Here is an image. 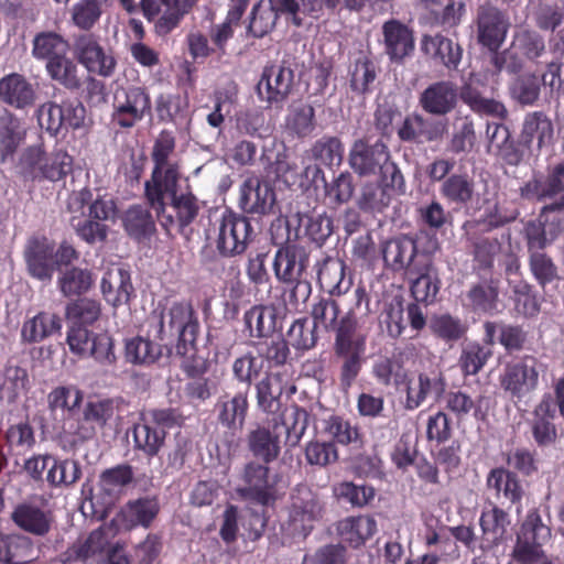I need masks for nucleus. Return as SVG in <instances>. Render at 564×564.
<instances>
[{
  "instance_id": "1",
  "label": "nucleus",
  "mask_w": 564,
  "mask_h": 564,
  "mask_svg": "<svg viewBox=\"0 0 564 564\" xmlns=\"http://www.w3.org/2000/svg\"><path fill=\"white\" fill-rule=\"evenodd\" d=\"M174 143L172 132L160 133L153 149L155 167L152 180L145 184L147 197L167 231L174 226L173 213H176V170L167 161L173 153Z\"/></svg>"
},
{
  "instance_id": "2",
  "label": "nucleus",
  "mask_w": 564,
  "mask_h": 564,
  "mask_svg": "<svg viewBox=\"0 0 564 564\" xmlns=\"http://www.w3.org/2000/svg\"><path fill=\"white\" fill-rule=\"evenodd\" d=\"M199 323L195 316L194 304H188V316L178 332L180 367L189 378L184 387V395L191 404L198 405L212 397L210 380L205 377L208 359L199 354L196 340Z\"/></svg>"
},
{
  "instance_id": "3",
  "label": "nucleus",
  "mask_w": 564,
  "mask_h": 564,
  "mask_svg": "<svg viewBox=\"0 0 564 564\" xmlns=\"http://www.w3.org/2000/svg\"><path fill=\"white\" fill-rule=\"evenodd\" d=\"M348 163L361 177L377 175L384 182L389 181L391 186L402 183L401 169L393 161L383 139L372 141L368 135L356 139L349 150Z\"/></svg>"
},
{
  "instance_id": "4",
  "label": "nucleus",
  "mask_w": 564,
  "mask_h": 564,
  "mask_svg": "<svg viewBox=\"0 0 564 564\" xmlns=\"http://www.w3.org/2000/svg\"><path fill=\"white\" fill-rule=\"evenodd\" d=\"M332 362L338 367L339 383L348 389L359 377L365 364L366 336L357 334L354 321L344 319L334 337Z\"/></svg>"
},
{
  "instance_id": "5",
  "label": "nucleus",
  "mask_w": 564,
  "mask_h": 564,
  "mask_svg": "<svg viewBox=\"0 0 564 564\" xmlns=\"http://www.w3.org/2000/svg\"><path fill=\"white\" fill-rule=\"evenodd\" d=\"M324 507L316 492L306 485H297L291 494L288 519L282 530L291 538H307L323 517Z\"/></svg>"
},
{
  "instance_id": "6",
  "label": "nucleus",
  "mask_w": 564,
  "mask_h": 564,
  "mask_svg": "<svg viewBox=\"0 0 564 564\" xmlns=\"http://www.w3.org/2000/svg\"><path fill=\"white\" fill-rule=\"evenodd\" d=\"M237 495L260 506H272L279 499L278 475H271L269 464L260 460L246 463L239 474Z\"/></svg>"
},
{
  "instance_id": "7",
  "label": "nucleus",
  "mask_w": 564,
  "mask_h": 564,
  "mask_svg": "<svg viewBox=\"0 0 564 564\" xmlns=\"http://www.w3.org/2000/svg\"><path fill=\"white\" fill-rule=\"evenodd\" d=\"M551 539V529L543 523L538 510L528 512L517 536L512 557L518 564H553L546 558L542 546Z\"/></svg>"
},
{
  "instance_id": "8",
  "label": "nucleus",
  "mask_w": 564,
  "mask_h": 564,
  "mask_svg": "<svg viewBox=\"0 0 564 564\" xmlns=\"http://www.w3.org/2000/svg\"><path fill=\"white\" fill-rule=\"evenodd\" d=\"M217 230L216 249L223 257L245 253L256 236L250 219L231 209L223 213Z\"/></svg>"
},
{
  "instance_id": "9",
  "label": "nucleus",
  "mask_w": 564,
  "mask_h": 564,
  "mask_svg": "<svg viewBox=\"0 0 564 564\" xmlns=\"http://www.w3.org/2000/svg\"><path fill=\"white\" fill-rule=\"evenodd\" d=\"M477 43L488 51H498L511 26L508 13L486 2L479 4L473 21Z\"/></svg>"
},
{
  "instance_id": "10",
  "label": "nucleus",
  "mask_w": 564,
  "mask_h": 564,
  "mask_svg": "<svg viewBox=\"0 0 564 564\" xmlns=\"http://www.w3.org/2000/svg\"><path fill=\"white\" fill-rule=\"evenodd\" d=\"M381 253L387 269L404 275L432 258L425 251H421L417 239L409 235H399L384 241L381 245Z\"/></svg>"
},
{
  "instance_id": "11",
  "label": "nucleus",
  "mask_w": 564,
  "mask_h": 564,
  "mask_svg": "<svg viewBox=\"0 0 564 564\" xmlns=\"http://www.w3.org/2000/svg\"><path fill=\"white\" fill-rule=\"evenodd\" d=\"M355 304L350 307L341 318L339 317L340 306L332 297H321L316 303L313 304L311 315L313 317V324L317 328L322 326L325 330H333L335 336L338 334L339 327L344 319L347 317L354 321L355 329H358V318L356 311L360 310V306L365 304V313L370 312V297L364 285H358L354 291Z\"/></svg>"
},
{
  "instance_id": "12",
  "label": "nucleus",
  "mask_w": 564,
  "mask_h": 564,
  "mask_svg": "<svg viewBox=\"0 0 564 564\" xmlns=\"http://www.w3.org/2000/svg\"><path fill=\"white\" fill-rule=\"evenodd\" d=\"M112 122L123 129L132 128L151 110V100L141 87H119L113 95Z\"/></svg>"
},
{
  "instance_id": "13",
  "label": "nucleus",
  "mask_w": 564,
  "mask_h": 564,
  "mask_svg": "<svg viewBox=\"0 0 564 564\" xmlns=\"http://www.w3.org/2000/svg\"><path fill=\"white\" fill-rule=\"evenodd\" d=\"M539 360L530 355L507 364L500 376L501 388L518 399L533 392L539 384Z\"/></svg>"
},
{
  "instance_id": "14",
  "label": "nucleus",
  "mask_w": 564,
  "mask_h": 564,
  "mask_svg": "<svg viewBox=\"0 0 564 564\" xmlns=\"http://www.w3.org/2000/svg\"><path fill=\"white\" fill-rule=\"evenodd\" d=\"M134 479V470L128 464H120L111 468L105 469L98 481L97 492L93 494L89 488L90 500L99 503L104 509L112 507L123 495Z\"/></svg>"
},
{
  "instance_id": "15",
  "label": "nucleus",
  "mask_w": 564,
  "mask_h": 564,
  "mask_svg": "<svg viewBox=\"0 0 564 564\" xmlns=\"http://www.w3.org/2000/svg\"><path fill=\"white\" fill-rule=\"evenodd\" d=\"M446 132L445 120H430L419 112L406 115L397 129L399 140L411 144L441 141Z\"/></svg>"
},
{
  "instance_id": "16",
  "label": "nucleus",
  "mask_w": 564,
  "mask_h": 564,
  "mask_svg": "<svg viewBox=\"0 0 564 564\" xmlns=\"http://www.w3.org/2000/svg\"><path fill=\"white\" fill-rule=\"evenodd\" d=\"M294 70L285 65L271 64L264 67L257 86L259 95L269 105L283 102L292 91Z\"/></svg>"
},
{
  "instance_id": "17",
  "label": "nucleus",
  "mask_w": 564,
  "mask_h": 564,
  "mask_svg": "<svg viewBox=\"0 0 564 564\" xmlns=\"http://www.w3.org/2000/svg\"><path fill=\"white\" fill-rule=\"evenodd\" d=\"M74 54L88 72L108 77L116 67L113 56L107 53L93 34H82L74 41Z\"/></svg>"
},
{
  "instance_id": "18",
  "label": "nucleus",
  "mask_w": 564,
  "mask_h": 564,
  "mask_svg": "<svg viewBox=\"0 0 564 564\" xmlns=\"http://www.w3.org/2000/svg\"><path fill=\"white\" fill-rule=\"evenodd\" d=\"M315 269L317 282L321 289L330 296H341L352 286L351 276H346V263L339 258H335L318 251Z\"/></svg>"
},
{
  "instance_id": "19",
  "label": "nucleus",
  "mask_w": 564,
  "mask_h": 564,
  "mask_svg": "<svg viewBox=\"0 0 564 564\" xmlns=\"http://www.w3.org/2000/svg\"><path fill=\"white\" fill-rule=\"evenodd\" d=\"M312 251L297 243L280 247L274 256L272 268L278 281H294L303 278L310 267Z\"/></svg>"
},
{
  "instance_id": "20",
  "label": "nucleus",
  "mask_w": 564,
  "mask_h": 564,
  "mask_svg": "<svg viewBox=\"0 0 564 564\" xmlns=\"http://www.w3.org/2000/svg\"><path fill=\"white\" fill-rule=\"evenodd\" d=\"M383 50L389 61L403 64L415 48L413 30L397 19H390L382 24Z\"/></svg>"
},
{
  "instance_id": "21",
  "label": "nucleus",
  "mask_w": 564,
  "mask_h": 564,
  "mask_svg": "<svg viewBox=\"0 0 564 564\" xmlns=\"http://www.w3.org/2000/svg\"><path fill=\"white\" fill-rule=\"evenodd\" d=\"M556 416L552 394L544 393L532 411V419L529 422L532 438L539 447H547L556 443L558 438Z\"/></svg>"
},
{
  "instance_id": "22",
  "label": "nucleus",
  "mask_w": 564,
  "mask_h": 564,
  "mask_svg": "<svg viewBox=\"0 0 564 564\" xmlns=\"http://www.w3.org/2000/svg\"><path fill=\"white\" fill-rule=\"evenodd\" d=\"M458 88L451 80H440L429 85L419 97V105L429 115L444 117L457 106Z\"/></svg>"
},
{
  "instance_id": "23",
  "label": "nucleus",
  "mask_w": 564,
  "mask_h": 564,
  "mask_svg": "<svg viewBox=\"0 0 564 564\" xmlns=\"http://www.w3.org/2000/svg\"><path fill=\"white\" fill-rule=\"evenodd\" d=\"M275 193L269 182L259 177L246 180L240 189L239 207L246 214L267 215L272 213Z\"/></svg>"
},
{
  "instance_id": "24",
  "label": "nucleus",
  "mask_w": 564,
  "mask_h": 564,
  "mask_svg": "<svg viewBox=\"0 0 564 564\" xmlns=\"http://www.w3.org/2000/svg\"><path fill=\"white\" fill-rule=\"evenodd\" d=\"M24 257L28 271L33 278L51 281L55 270L54 245L47 238L30 239Z\"/></svg>"
},
{
  "instance_id": "25",
  "label": "nucleus",
  "mask_w": 564,
  "mask_h": 564,
  "mask_svg": "<svg viewBox=\"0 0 564 564\" xmlns=\"http://www.w3.org/2000/svg\"><path fill=\"white\" fill-rule=\"evenodd\" d=\"M405 276L411 279L410 292L415 302L430 305L436 301L442 282L432 258Z\"/></svg>"
},
{
  "instance_id": "26",
  "label": "nucleus",
  "mask_w": 564,
  "mask_h": 564,
  "mask_svg": "<svg viewBox=\"0 0 564 564\" xmlns=\"http://www.w3.org/2000/svg\"><path fill=\"white\" fill-rule=\"evenodd\" d=\"M486 488L496 498L503 497L511 506L521 505L524 488L519 476L506 467L491 468L486 476Z\"/></svg>"
},
{
  "instance_id": "27",
  "label": "nucleus",
  "mask_w": 564,
  "mask_h": 564,
  "mask_svg": "<svg viewBox=\"0 0 564 564\" xmlns=\"http://www.w3.org/2000/svg\"><path fill=\"white\" fill-rule=\"evenodd\" d=\"M406 189L404 176L402 183L394 186L390 182H384L378 177L377 182H367L361 187L358 197V207L364 212L380 213L387 208L391 202V194L403 195Z\"/></svg>"
},
{
  "instance_id": "28",
  "label": "nucleus",
  "mask_w": 564,
  "mask_h": 564,
  "mask_svg": "<svg viewBox=\"0 0 564 564\" xmlns=\"http://www.w3.org/2000/svg\"><path fill=\"white\" fill-rule=\"evenodd\" d=\"M36 91L32 83L18 73L0 79V101L14 108L26 109L34 105Z\"/></svg>"
},
{
  "instance_id": "29",
  "label": "nucleus",
  "mask_w": 564,
  "mask_h": 564,
  "mask_svg": "<svg viewBox=\"0 0 564 564\" xmlns=\"http://www.w3.org/2000/svg\"><path fill=\"white\" fill-rule=\"evenodd\" d=\"M511 520L508 511L498 505L490 502L484 508L479 518V525L482 532V547L492 549L506 540L508 527Z\"/></svg>"
},
{
  "instance_id": "30",
  "label": "nucleus",
  "mask_w": 564,
  "mask_h": 564,
  "mask_svg": "<svg viewBox=\"0 0 564 564\" xmlns=\"http://www.w3.org/2000/svg\"><path fill=\"white\" fill-rule=\"evenodd\" d=\"M422 52L448 70H457L463 57V48L452 39L442 34L423 35L421 40Z\"/></svg>"
},
{
  "instance_id": "31",
  "label": "nucleus",
  "mask_w": 564,
  "mask_h": 564,
  "mask_svg": "<svg viewBox=\"0 0 564 564\" xmlns=\"http://www.w3.org/2000/svg\"><path fill=\"white\" fill-rule=\"evenodd\" d=\"M404 383H406L405 409L411 411L421 406L429 395L440 399L446 389V380L442 373L431 376L420 372L415 383L406 380Z\"/></svg>"
},
{
  "instance_id": "32",
  "label": "nucleus",
  "mask_w": 564,
  "mask_h": 564,
  "mask_svg": "<svg viewBox=\"0 0 564 564\" xmlns=\"http://www.w3.org/2000/svg\"><path fill=\"white\" fill-rule=\"evenodd\" d=\"M553 134V122L544 111H531L524 116L520 132V143L527 150H531L534 140L536 141L538 149L541 150L551 142Z\"/></svg>"
},
{
  "instance_id": "33",
  "label": "nucleus",
  "mask_w": 564,
  "mask_h": 564,
  "mask_svg": "<svg viewBox=\"0 0 564 564\" xmlns=\"http://www.w3.org/2000/svg\"><path fill=\"white\" fill-rule=\"evenodd\" d=\"M100 288L105 300L113 307L127 304L133 291L129 272L115 265L106 270Z\"/></svg>"
},
{
  "instance_id": "34",
  "label": "nucleus",
  "mask_w": 564,
  "mask_h": 564,
  "mask_svg": "<svg viewBox=\"0 0 564 564\" xmlns=\"http://www.w3.org/2000/svg\"><path fill=\"white\" fill-rule=\"evenodd\" d=\"M482 340L488 346H494L498 340L508 352L519 351L524 347L527 333L518 325L487 321L484 323Z\"/></svg>"
},
{
  "instance_id": "35",
  "label": "nucleus",
  "mask_w": 564,
  "mask_h": 564,
  "mask_svg": "<svg viewBox=\"0 0 564 564\" xmlns=\"http://www.w3.org/2000/svg\"><path fill=\"white\" fill-rule=\"evenodd\" d=\"M62 318L52 312H40L24 321L21 328L22 341L28 344L41 343L44 339L61 334Z\"/></svg>"
},
{
  "instance_id": "36",
  "label": "nucleus",
  "mask_w": 564,
  "mask_h": 564,
  "mask_svg": "<svg viewBox=\"0 0 564 564\" xmlns=\"http://www.w3.org/2000/svg\"><path fill=\"white\" fill-rule=\"evenodd\" d=\"M458 98L473 112L479 116H488L501 120H505L508 116V110L501 101L484 96L480 89L470 83L464 84L460 87Z\"/></svg>"
},
{
  "instance_id": "37",
  "label": "nucleus",
  "mask_w": 564,
  "mask_h": 564,
  "mask_svg": "<svg viewBox=\"0 0 564 564\" xmlns=\"http://www.w3.org/2000/svg\"><path fill=\"white\" fill-rule=\"evenodd\" d=\"M247 445L252 456L264 464L276 460L281 453L279 434L265 426L250 431Z\"/></svg>"
},
{
  "instance_id": "38",
  "label": "nucleus",
  "mask_w": 564,
  "mask_h": 564,
  "mask_svg": "<svg viewBox=\"0 0 564 564\" xmlns=\"http://www.w3.org/2000/svg\"><path fill=\"white\" fill-rule=\"evenodd\" d=\"M115 534L116 530L111 525L100 527L86 539L74 543L65 553L66 561H86L102 552Z\"/></svg>"
},
{
  "instance_id": "39",
  "label": "nucleus",
  "mask_w": 564,
  "mask_h": 564,
  "mask_svg": "<svg viewBox=\"0 0 564 564\" xmlns=\"http://www.w3.org/2000/svg\"><path fill=\"white\" fill-rule=\"evenodd\" d=\"M468 306L475 313L492 314L498 311L499 280L486 279L473 284L466 292Z\"/></svg>"
},
{
  "instance_id": "40",
  "label": "nucleus",
  "mask_w": 564,
  "mask_h": 564,
  "mask_svg": "<svg viewBox=\"0 0 564 564\" xmlns=\"http://www.w3.org/2000/svg\"><path fill=\"white\" fill-rule=\"evenodd\" d=\"M511 47L524 67L525 63H538L546 54L544 37L535 30L521 29L513 35Z\"/></svg>"
},
{
  "instance_id": "41",
  "label": "nucleus",
  "mask_w": 564,
  "mask_h": 564,
  "mask_svg": "<svg viewBox=\"0 0 564 564\" xmlns=\"http://www.w3.org/2000/svg\"><path fill=\"white\" fill-rule=\"evenodd\" d=\"M445 409L451 412L457 422L465 421L469 415L476 420H484L485 412L481 410L482 397L473 398L463 390H451L443 394Z\"/></svg>"
},
{
  "instance_id": "42",
  "label": "nucleus",
  "mask_w": 564,
  "mask_h": 564,
  "mask_svg": "<svg viewBox=\"0 0 564 564\" xmlns=\"http://www.w3.org/2000/svg\"><path fill=\"white\" fill-rule=\"evenodd\" d=\"M158 511L159 505L155 499H138L128 502L115 521L124 529H131L139 524L148 527L158 514Z\"/></svg>"
},
{
  "instance_id": "43",
  "label": "nucleus",
  "mask_w": 564,
  "mask_h": 564,
  "mask_svg": "<svg viewBox=\"0 0 564 564\" xmlns=\"http://www.w3.org/2000/svg\"><path fill=\"white\" fill-rule=\"evenodd\" d=\"M25 139V129L21 120L4 110L0 115V160L4 162L12 156Z\"/></svg>"
},
{
  "instance_id": "44",
  "label": "nucleus",
  "mask_w": 564,
  "mask_h": 564,
  "mask_svg": "<svg viewBox=\"0 0 564 564\" xmlns=\"http://www.w3.org/2000/svg\"><path fill=\"white\" fill-rule=\"evenodd\" d=\"M378 76L375 61L367 54H361L349 68V87L357 95L366 96L372 93V85Z\"/></svg>"
},
{
  "instance_id": "45",
  "label": "nucleus",
  "mask_w": 564,
  "mask_h": 564,
  "mask_svg": "<svg viewBox=\"0 0 564 564\" xmlns=\"http://www.w3.org/2000/svg\"><path fill=\"white\" fill-rule=\"evenodd\" d=\"M247 391L236 393L230 400L217 404L218 421L235 434L241 430L248 411Z\"/></svg>"
},
{
  "instance_id": "46",
  "label": "nucleus",
  "mask_w": 564,
  "mask_h": 564,
  "mask_svg": "<svg viewBox=\"0 0 564 564\" xmlns=\"http://www.w3.org/2000/svg\"><path fill=\"white\" fill-rule=\"evenodd\" d=\"M34 558L31 540L24 535H0V562L3 564H25Z\"/></svg>"
},
{
  "instance_id": "47",
  "label": "nucleus",
  "mask_w": 564,
  "mask_h": 564,
  "mask_svg": "<svg viewBox=\"0 0 564 564\" xmlns=\"http://www.w3.org/2000/svg\"><path fill=\"white\" fill-rule=\"evenodd\" d=\"M440 194L451 204L466 205L475 195V182L467 173H454L441 184Z\"/></svg>"
},
{
  "instance_id": "48",
  "label": "nucleus",
  "mask_w": 564,
  "mask_h": 564,
  "mask_svg": "<svg viewBox=\"0 0 564 564\" xmlns=\"http://www.w3.org/2000/svg\"><path fill=\"white\" fill-rule=\"evenodd\" d=\"M470 254L477 272H490L494 268L495 258L501 251V242L495 237L473 236L468 239Z\"/></svg>"
},
{
  "instance_id": "49",
  "label": "nucleus",
  "mask_w": 564,
  "mask_h": 564,
  "mask_svg": "<svg viewBox=\"0 0 564 564\" xmlns=\"http://www.w3.org/2000/svg\"><path fill=\"white\" fill-rule=\"evenodd\" d=\"M376 532V522L369 517H350L340 521L338 533L343 542L357 549Z\"/></svg>"
},
{
  "instance_id": "50",
  "label": "nucleus",
  "mask_w": 564,
  "mask_h": 564,
  "mask_svg": "<svg viewBox=\"0 0 564 564\" xmlns=\"http://www.w3.org/2000/svg\"><path fill=\"white\" fill-rule=\"evenodd\" d=\"M69 44L59 33L44 31L37 33L32 41V55L39 61H53L62 54H68Z\"/></svg>"
},
{
  "instance_id": "51",
  "label": "nucleus",
  "mask_w": 564,
  "mask_h": 564,
  "mask_svg": "<svg viewBox=\"0 0 564 564\" xmlns=\"http://www.w3.org/2000/svg\"><path fill=\"white\" fill-rule=\"evenodd\" d=\"M12 520L19 528L35 535L46 534L51 527V519L46 512L28 503L14 509Z\"/></svg>"
},
{
  "instance_id": "52",
  "label": "nucleus",
  "mask_w": 564,
  "mask_h": 564,
  "mask_svg": "<svg viewBox=\"0 0 564 564\" xmlns=\"http://www.w3.org/2000/svg\"><path fill=\"white\" fill-rule=\"evenodd\" d=\"M243 333L249 338H264L274 330L275 315L264 305H253L243 315Z\"/></svg>"
},
{
  "instance_id": "53",
  "label": "nucleus",
  "mask_w": 564,
  "mask_h": 564,
  "mask_svg": "<svg viewBox=\"0 0 564 564\" xmlns=\"http://www.w3.org/2000/svg\"><path fill=\"white\" fill-rule=\"evenodd\" d=\"M476 141L477 134L473 118L468 115L457 117L448 140V151L455 155L470 152L474 149Z\"/></svg>"
},
{
  "instance_id": "54",
  "label": "nucleus",
  "mask_w": 564,
  "mask_h": 564,
  "mask_svg": "<svg viewBox=\"0 0 564 564\" xmlns=\"http://www.w3.org/2000/svg\"><path fill=\"white\" fill-rule=\"evenodd\" d=\"M491 346L481 345L477 341H470L463 346L458 367L464 377L477 375L492 356Z\"/></svg>"
},
{
  "instance_id": "55",
  "label": "nucleus",
  "mask_w": 564,
  "mask_h": 564,
  "mask_svg": "<svg viewBox=\"0 0 564 564\" xmlns=\"http://www.w3.org/2000/svg\"><path fill=\"white\" fill-rule=\"evenodd\" d=\"M29 389V376L24 368L8 365L0 371V395L12 402Z\"/></svg>"
},
{
  "instance_id": "56",
  "label": "nucleus",
  "mask_w": 564,
  "mask_h": 564,
  "mask_svg": "<svg viewBox=\"0 0 564 564\" xmlns=\"http://www.w3.org/2000/svg\"><path fill=\"white\" fill-rule=\"evenodd\" d=\"M322 425L323 432L332 437L330 442L335 445H349L360 441L358 426L343 415L332 414L323 419Z\"/></svg>"
},
{
  "instance_id": "57",
  "label": "nucleus",
  "mask_w": 564,
  "mask_h": 564,
  "mask_svg": "<svg viewBox=\"0 0 564 564\" xmlns=\"http://www.w3.org/2000/svg\"><path fill=\"white\" fill-rule=\"evenodd\" d=\"M344 152V143L338 137L334 135H323L314 142L310 150L311 158L327 167L340 165Z\"/></svg>"
},
{
  "instance_id": "58",
  "label": "nucleus",
  "mask_w": 564,
  "mask_h": 564,
  "mask_svg": "<svg viewBox=\"0 0 564 564\" xmlns=\"http://www.w3.org/2000/svg\"><path fill=\"white\" fill-rule=\"evenodd\" d=\"M161 347L149 338L134 336L126 339L124 357L133 365H151L161 356Z\"/></svg>"
},
{
  "instance_id": "59",
  "label": "nucleus",
  "mask_w": 564,
  "mask_h": 564,
  "mask_svg": "<svg viewBox=\"0 0 564 564\" xmlns=\"http://www.w3.org/2000/svg\"><path fill=\"white\" fill-rule=\"evenodd\" d=\"M48 76L68 89H78L82 85L78 68L67 54H62L45 64Z\"/></svg>"
},
{
  "instance_id": "60",
  "label": "nucleus",
  "mask_w": 564,
  "mask_h": 564,
  "mask_svg": "<svg viewBox=\"0 0 564 564\" xmlns=\"http://www.w3.org/2000/svg\"><path fill=\"white\" fill-rule=\"evenodd\" d=\"M258 406L268 413H274L279 410L280 398L283 393L280 386V377L275 373H267L257 384Z\"/></svg>"
},
{
  "instance_id": "61",
  "label": "nucleus",
  "mask_w": 564,
  "mask_h": 564,
  "mask_svg": "<svg viewBox=\"0 0 564 564\" xmlns=\"http://www.w3.org/2000/svg\"><path fill=\"white\" fill-rule=\"evenodd\" d=\"M133 438L135 446L142 449L147 455H155L163 445L165 431L159 424L153 425L143 422L134 425Z\"/></svg>"
},
{
  "instance_id": "62",
  "label": "nucleus",
  "mask_w": 564,
  "mask_h": 564,
  "mask_svg": "<svg viewBox=\"0 0 564 564\" xmlns=\"http://www.w3.org/2000/svg\"><path fill=\"white\" fill-rule=\"evenodd\" d=\"M259 357L267 360L270 366H283L290 356L289 343L282 335L267 336L252 344Z\"/></svg>"
},
{
  "instance_id": "63",
  "label": "nucleus",
  "mask_w": 564,
  "mask_h": 564,
  "mask_svg": "<svg viewBox=\"0 0 564 564\" xmlns=\"http://www.w3.org/2000/svg\"><path fill=\"white\" fill-rule=\"evenodd\" d=\"M430 328L433 335L446 341L454 343L462 339L467 333V325L451 314H441L432 317Z\"/></svg>"
},
{
  "instance_id": "64",
  "label": "nucleus",
  "mask_w": 564,
  "mask_h": 564,
  "mask_svg": "<svg viewBox=\"0 0 564 564\" xmlns=\"http://www.w3.org/2000/svg\"><path fill=\"white\" fill-rule=\"evenodd\" d=\"M286 128L297 138H306L315 130V110L310 104L293 107L285 120Z\"/></svg>"
}]
</instances>
